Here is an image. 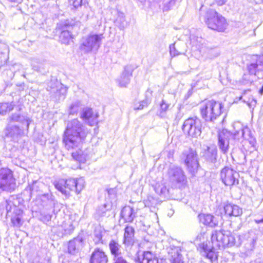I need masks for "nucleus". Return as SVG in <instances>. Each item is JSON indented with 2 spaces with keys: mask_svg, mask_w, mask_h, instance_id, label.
Returning a JSON list of instances; mask_svg holds the SVG:
<instances>
[{
  "mask_svg": "<svg viewBox=\"0 0 263 263\" xmlns=\"http://www.w3.org/2000/svg\"><path fill=\"white\" fill-rule=\"evenodd\" d=\"M211 242L210 247L206 243L198 245V249L202 252L203 255L213 261H217L218 252L217 250L223 249L226 247L239 245L241 243L240 236L232 233L230 231L222 229L213 231L211 234Z\"/></svg>",
  "mask_w": 263,
  "mask_h": 263,
  "instance_id": "1",
  "label": "nucleus"
},
{
  "mask_svg": "<svg viewBox=\"0 0 263 263\" xmlns=\"http://www.w3.org/2000/svg\"><path fill=\"white\" fill-rule=\"evenodd\" d=\"M89 133V130L78 119L69 121L63 139L66 148L70 150L79 147Z\"/></svg>",
  "mask_w": 263,
  "mask_h": 263,
  "instance_id": "2",
  "label": "nucleus"
},
{
  "mask_svg": "<svg viewBox=\"0 0 263 263\" xmlns=\"http://www.w3.org/2000/svg\"><path fill=\"white\" fill-rule=\"evenodd\" d=\"M222 107L213 100L204 101L200 106L201 116L205 121L213 122L221 115Z\"/></svg>",
  "mask_w": 263,
  "mask_h": 263,
  "instance_id": "3",
  "label": "nucleus"
},
{
  "mask_svg": "<svg viewBox=\"0 0 263 263\" xmlns=\"http://www.w3.org/2000/svg\"><path fill=\"white\" fill-rule=\"evenodd\" d=\"M204 21L209 28L219 32L224 31L228 25L225 18L212 9L206 11Z\"/></svg>",
  "mask_w": 263,
  "mask_h": 263,
  "instance_id": "4",
  "label": "nucleus"
},
{
  "mask_svg": "<svg viewBox=\"0 0 263 263\" xmlns=\"http://www.w3.org/2000/svg\"><path fill=\"white\" fill-rule=\"evenodd\" d=\"M190 40L193 47H195L205 58L213 59L219 55L218 49L208 46L206 41L201 37L192 35L190 37Z\"/></svg>",
  "mask_w": 263,
  "mask_h": 263,
  "instance_id": "5",
  "label": "nucleus"
},
{
  "mask_svg": "<svg viewBox=\"0 0 263 263\" xmlns=\"http://www.w3.org/2000/svg\"><path fill=\"white\" fill-rule=\"evenodd\" d=\"M247 69L249 73L244 74L243 79L246 83H252L256 80V72L263 70V56H254L252 61L248 65Z\"/></svg>",
  "mask_w": 263,
  "mask_h": 263,
  "instance_id": "6",
  "label": "nucleus"
},
{
  "mask_svg": "<svg viewBox=\"0 0 263 263\" xmlns=\"http://www.w3.org/2000/svg\"><path fill=\"white\" fill-rule=\"evenodd\" d=\"M218 146L221 152L227 154L232 145H234L237 141L234 133L223 130L218 134Z\"/></svg>",
  "mask_w": 263,
  "mask_h": 263,
  "instance_id": "7",
  "label": "nucleus"
},
{
  "mask_svg": "<svg viewBox=\"0 0 263 263\" xmlns=\"http://www.w3.org/2000/svg\"><path fill=\"white\" fill-rule=\"evenodd\" d=\"M22 200L16 196H12L8 200L0 204V212H6L7 214H22L23 205L21 204Z\"/></svg>",
  "mask_w": 263,
  "mask_h": 263,
  "instance_id": "8",
  "label": "nucleus"
},
{
  "mask_svg": "<svg viewBox=\"0 0 263 263\" xmlns=\"http://www.w3.org/2000/svg\"><path fill=\"white\" fill-rule=\"evenodd\" d=\"M103 34H90L83 37L81 41L80 49L84 53H88L92 50H97L101 45Z\"/></svg>",
  "mask_w": 263,
  "mask_h": 263,
  "instance_id": "9",
  "label": "nucleus"
},
{
  "mask_svg": "<svg viewBox=\"0 0 263 263\" xmlns=\"http://www.w3.org/2000/svg\"><path fill=\"white\" fill-rule=\"evenodd\" d=\"M182 129L185 134L192 137H197L201 133V124L199 119L189 118L184 122Z\"/></svg>",
  "mask_w": 263,
  "mask_h": 263,
  "instance_id": "10",
  "label": "nucleus"
},
{
  "mask_svg": "<svg viewBox=\"0 0 263 263\" xmlns=\"http://www.w3.org/2000/svg\"><path fill=\"white\" fill-rule=\"evenodd\" d=\"M14 179L12 172L7 168L0 170V188L4 191H10L14 189L15 186Z\"/></svg>",
  "mask_w": 263,
  "mask_h": 263,
  "instance_id": "11",
  "label": "nucleus"
},
{
  "mask_svg": "<svg viewBox=\"0 0 263 263\" xmlns=\"http://www.w3.org/2000/svg\"><path fill=\"white\" fill-rule=\"evenodd\" d=\"M186 158L184 160L185 164L187 171L194 175L199 167V159L196 151L193 149H190L185 154Z\"/></svg>",
  "mask_w": 263,
  "mask_h": 263,
  "instance_id": "12",
  "label": "nucleus"
},
{
  "mask_svg": "<svg viewBox=\"0 0 263 263\" xmlns=\"http://www.w3.org/2000/svg\"><path fill=\"white\" fill-rule=\"evenodd\" d=\"M238 173L234 170L224 167L220 173V178L222 182L227 186H232L238 184Z\"/></svg>",
  "mask_w": 263,
  "mask_h": 263,
  "instance_id": "13",
  "label": "nucleus"
},
{
  "mask_svg": "<svg viewBox=\"0 0 263 263\" xmlns=\"http://www.w3.org/2000/svg\"><path fill=\"white\" fill-rule=\"evenodd\" d=\"M75 179H60L54 182L55 187L66 197L70 195V191H75Z\"/></svg>",
  "mask_w": 263,
  "mask_h": 263,
  "instance_id": "14",
  "label": "nucleus"
},
{
  "mask_svg": "<svg viewBox=\"0 0 263 263\" xmlns=\"http://www.w3.org/2000/svg\"><path fill=\"white\" fill-rule=\"evenodd\" d=\"M47 90L54 93L56 101L64 100L67 93V89L56 80H51L49 82Z\"/></svg>",
  "mask_w": 263,
  "mask_h": 263,
  "instance_id": "15",
  "label": "nucleus"
},
{
  "mask_svg": "<svg viewBox=\"0 0 263 263\" xmlns=\"http://www.w3.org/2000/svg\"><path fill=\"white\" fill-rule=\"evenodd\" d=\"M136 68L135 65L132 64H128L124 67V70L118 80L120 87L127 86L133 76V72Z\"/></svg>",
  "mask_w": 263,
  "mask_h": 263,
  "instance_id": "16",
  "label": "nucleus"
},
{
  "mask_svg": "<svg viewBox=\"0 0 263 263\" xmlns=\"http://www.w3.org/2000/svg\"><path fill=\"white\" fill-rule=\"evenodd\" d=\"M136 261L137 263H159L156 254L149 251L138 252Z\"/></svg>",
  "mask_w": 263,
  "mask_h": 263,
  "instance_id": "17",
  "label": "nucleus"
},
{
  "mask_svg": "<svg viewBox=\"0 0 263 263\" xmlns=\"http://www.w3.org/2000/svg\"><path fill=\"white\" fill-rule=\"evenodd\" d=\"M74 216L75 215H69L68 218L66 219L61 226H59L58 230L61 231V232L58 234L60 236H62L63 235L70 234L73 232L76 225L77 224V222L72 221Z\"/></svg>",
  "mask_w": 263,
  "mask_h": 263,
  "instance_id": "18",
  "label": "nucleus"
},
{
  "mask_svg": "<svg viewBox=\"0 0 263 263\" xmlns=\"http://www.w3.org/2000/svg\"><path fill=\"white\" fill-rule=\"evenodd\" d=\"M98 116L97 113L94 114L92 109L88 107L84 108L80 115L81 118L90 126H93L97 123Z\"/></svg>",
  "mask_w": 263,
  "mask_h": 263,
  "instance_id": "19",
  "label": "nucleus"
},
{
  "mask_svg": "<svg viewBox=\"0 0 263 263\" xmlns=\"http://www.w3.org/2000/svg\"><path fill=\"white\" fill-rule=\"evenodd\" d=\"M200 222L211 227H215L221 221V215H198Z\"/></svg>",
  "mask_w": 263,
  "mask_h": 263,
  "instance_id": "20",
  "label": "nucleus"
},
{
  "mask_svg": "<svg viewBox=\"0 0 263 263\" xmlns=\"http://www.w3.org/2000/svg\"><path fill=\"white\" fill-rule=\"evenodd\" d=\"M237 140H239L242 138L248 140L250 144L253 145L255 142V138L252 136L251 130L248 127H240L239 130H235L233 132Z\"/></svg>",
  "mask_w": 263,
  "mask_h": 263,
  "instance_id": "21",
  "label": "nucleus"
},
{
  "mask_svg": "<svg viewBox=\"0 0 263 263\" xmlns=\"http://www.w3.org/2000/svg\"><path fill=\"white\" fill-rule=\"evenodd\" d=\"M31 121V119L28 117L27 114H20V113H13L7 119V122L8 123L13 122H19L22 125H26L27 128H28L30 122Z\"/></svg>",
  "mask_w": 263,
  "mask_h": 263,
  "instance_id": "22",
  "label": "nucleus"
},
{
  "mask_svg": "<svg viewBox=\"0 0 263 263\" xmlns=\"http://www.w3.org/2000/svg\"><path fill=\"white\" fill-rule=\"evenodd\" d=\"M71 155L74 160L80 163H84L91 157V152L88 148H86L84 151L79 149L78 151L72 153Z\"/></svg>",
  "mask_w": 263,
  "mask_h": 263,
  "instance_id": "23",
  "label": "nucleus"
},
{
  "mask_svg": "<svg viewBox=\"0 0 263 263\" xmlns=\"http://www.w3.org/2000/svg\"><path fill=\"white\" fill-rule=\"evenodd\" d=\"M21 134V129L16 125H14L12 123H8L5 130V136L8 138H11L12 140H15Z\"/></svg>",
  "mask_w": 263,
  "mask_h": 263,
  "instance_id": "24",
  "label": "nucleus"
},
{
  "mask_svg": "<svg viewBox=\"0 0 263 263\" xmlns=\"http://www.w3.org/2000/svg\"><path fill=\"white\" fill-rule=\"evenodd\" d=\"M108 258L105 253L99 249H95L91 254L90 263H107Z\"/></svg>",
  "mask_w": 263,
  "mask_h": 263,
  "instance_id": "25",
  "label": "nucleus"
},
{
  "mask_svg": "<svg viewBox=\"0 0 263 263\" xmlns=\"http://www.w3.org/2000/svg\"><path fill=\"white\" fill-rule=\"evenodd\" d=\"M168 175L170 180L172 183H176V187L180 188L181 185L180 177H181V169L178 167H171L168 171Z\"/></svg>",
  "mask_w": 263,
  "mask_h": 263,
  "instance_id": "26",
  "label": "nucleus"
},
{
  "mask_svg": "<svg viewBox=\"0 0 263 263\" xmlns=\"http://www.w3.org/2000/svg\"><path fill=\"white\" fill-rule=\"evenodd\" d=\"M109 247L111 254L113 256V260L123 256L121 245L115 240H112L110 241Z\"/></svg>",
  "mask_w": 263,
  "mask_h": 263,
  "instance_id": "27",
  "label": "nucleus"
},
{
  "mask_svg": "<svg viewBox=\"0 0 263 263\" xmlns=\"http://www.w3.org/2000/svg\"><path fill=\"white\" fill-rule=\"evenodd\" d=\"M83 241L81 237H77L69 241L68 246V252L71 254H74L79 249L82 247Z\"/></svg>",
  "mask_w": 263,
  "mask_h": 263,
  "instance_id": "28",
  "label": "nucleus"
},
{
  "mask_svg": "<svg viewBox=\"0 0 263 263\" xmlns=\"http://www.w3.org/2000/svg\"><path fill=\"white\" fill-rule=\"evenodd\" d=\"M222 211H220V214H222V212L224 214H242V209L237 205H232L230 203L224 204L222 205V208L220 209Z\"/></svg>",
  "mask_w": 263,
  "mask_h": 263,
  "instance_id": "29",
  "label": "nucleus"
},
{
  "mask_svg": "<svg viewBox=\"0 0 263 263\" xmlns=\"http://www.w3.org/2000/svg\"><path fill=\"white\" fill-rule=\"evenodd\" d=\"M217 156V149L215 147H207L205 151L204 157L205 159L210 162L215 163Z\"/></svg>",
  "mask_w": 263,
  "mask_h": 263,
  "instance_id": "30",
  "label": "nucleus"
},
{
  "mask_svg": "<svg viewBox=\"0 0 263 263\" xmlns=\"http://www.w3.org/2000/svg\"><path fill=\"white\" fill-rule=\"evenodd\" d=\"M124 235V243L129 245L133 242L134 229L133 227L127 226L125 228Z\"/></svg>",
  "mask_w": 263,
  "mask_h": 263,
  "instance_id": "31",
  "label": "nucleus"
},
{
  "mask_svg": "<svg viewBox=\"0 0 263 263\" xmlns=\"http://www.w3.org/2000/svg\"><path fill=\"white\" fill-rule=\"evenodd\" d=\"M155 191L156 193L163 198L167 197L168 194V190L164 183H158L155 186Z\"/></svg>",
  "mask_w": 263,
  "mask_h": 263,
  "instance_id": "32",
  "label": "nucleus"
},
{
  "mask_svg": "<svg viewBox=\"0 0 263 263\" xmlns=\"http://www.w3.org/2000/svg\"><path fill=\"white\" fill-rule=\"evenodd\" d=\"M32 69L36 71L41 72L45 69V61L43 60L33 58L31 60Z\"/></svg>",
  "mask_w": 263,
  "mask_h": 263,
  "instance_id": "33",
  "label": "nucleus"
},
{
  "mask_svg": "<svg viewBox=\"0 0 263 263\" xmlns=\"http://www.w3.org/2000/svg\"><path fill=\"white\" fill-rule=\"evenodd\" d=\"M14 106L13 102L0 103V114L5 115L11 111L13 109Z\"/></svg>",
  "mask_w": 263,
  "mask_h": 263,
  "instance_id": "34",
  "label": "nucleus"
},
{
  "mask_svg": "<svg viewBox=\"0 0 263 263\" xmlns=\"http://www.w3.org/2000/svg\"><path fill=\"white\" fill-rule=\"evenodd\" d=\"M72 35L71 33L68 30L62 31L60 35V39L62 43L69 44L72 41Z\"/></svg>",
  "mask_w": 263,
  "mask_h": 263,
  "instance_id": "35",
  "label": "nucleus"
},
{
  "mask_svg": "<svg viewBox=\"0 0 263 263\" xmlns=\"http://www.w3.org/2000/svg\"><path fill=\"white\" fill-rule=\"evenodd\" d=\"M21 215H13L11 217V223L15 227L20 228L23 223Z\"/></svg>",
  "mask_w": 263,
  "mask_h": 263,
  "instance_id": "36",
  "label": "nucleus"
},
{
  "mask_svg": "<svg viewBox=\"0 0 263 263\" xmlns=\"http://www.w3.org/2000/svg\"><path fill=\"white\" fill-rule=\"evenodd\" d=\"M75 192L77 194H79L85 186V181L83 178H80L79 179H75Z\"/></svg>",
  "mask_w": 263,
  "mask_h": 263,
  "instance_id": "37",
  "label": "nucleus"
},
{
  "mask_svg": "<svg viewBox=\"0 0 263 263\" xmlns=\"http://www.w3.org/2000/svg\"><path fill=\"white\" fill-rule=\"evenodd\" d=\"M116 26H117L120 29H123L127 26V23L125 21V17L123 14L119 15L116 21H115Z\"/></svg>",
  "mask_w": 263,
  "mask_h": 263,
  "instance_id": "38",
  "label": "nucleus"
},
{
  "mask_svg": "<svg viewBox=\"0 0 263 263\" xmlns=\"http://www.w3.org/2000/svg\"><path fill=\"white\" fill-rule=\"evenodd\" d=\"M81 107V103L79 101H76L72 103L69 107V114L74 115L77 114Z\"/></svg>",
  "mask_w": 263,
  "mask_h": 263,
  "instance_id": "39",
  "label": "nucleus"
},
{
  "mask_svg": "<svg viewBox=\"0 0 263 263\" xmlns=\"http://www.w3.org/2000/svg\"><path fill=\"white\" fill-rule=\"evenodd\" d=\"M147 94L146 95V98L140 102L136 104L134 106V109L136 110L142 109L145 106H147L151 102V100L147 98Z\"/></svg>",
  "mask_w": 263,
  "mask_h": 263,
  "instance_id": "40",
  "label": "nucleus"
},
{
  "mask_svg": "<svg viewBox=\"0 0 263 263\" xmlns=\"http://www.w3.org/2000/svg\"><path fill=\"white\" fill-rule=\"evenodd\" d=\"M66 209L65 207L61 203H56L54 204L53 207V212L54 214H62L65 213V210Z\"/></svg>",
  "mask_w": 263,
  "mask_h": 263,
  "instance_id": "41",
  "label": "nucleus"
},
{
  "mask_svg": "<svg viewBox=\"0 0 263 263\" xmlns=\"http://www.w3.org/2000/svg\"><path fill=\"white\" fill-rule=\"evenodd\" d=\"M177 44V43L175 42L174 44L171 45L170 46V52L172 56L175 57L179 54V51H178L176 49V45Z\"/></svg>",
  "mask_w": 263,
  "mask_h": 263,
  "instance_id": "42",
  "label": "nucleus"
},
{
  "mask_svg": "<svg viewBox=\"0 0 263 263\" xmlns=\"http://www.w3.org/2000/svg\"><path fill=\"white\" fill-rule=\"evenodd\" d=\"M39 182L37 181H34L32 185H29L27 189L30 191V194H32L34 192L37 191Z\"/></svg>",
  "mask_w": 263,
  "mask_h": 263,
  "instance_id": "43",
  "label": "nucleus"
},
{
  "mask_svg": "<svg viewBox=\"0 0 263 263\" xmlns=\"http://www.w3.org/2000/svg\"><path fill=\"white\" fill-rule=\"evenodd\" d=\"M135 215H120V218L123 219L126 222H132Z\"/></svg>",
  "mask_w": 263,
  "mask_h": 263,
  "instance_id": "44",
  "label": "nucleus"
},
{
  "mask_svg": "<svg viewBox=\"0 0 263 263\" xmlns=\"http://www.w3.org/2000/svg\"><path fill=\"white\" fill-rule=\"evenodd\" d=\"M52 215H40L39 219L44 223H47L52 218Z\"/></svg>",
  "mask_w": 263,
  "mask_h": 263,
  "instance_id": "45",
  "label": "nucleus"
},
{
  "mask_svg": "<svg viewBox=\"0 0 263 263\" xmlns=\"http://www.w3.org/2000/svg\"><path fill=\"white\" fill-rule=\"evenodd\" d=\"M170 106V104L168 103H166V101L163 100L162 101V102L160 104L161 109L163 111H165L166 110H167Z\"/></svg>",
  "mask_w": 263,
  "mask_h": 263,
  "instance_id": "46",
  "label": "nucleus"
},
{
  "mask_svg": "<svg viewBox=\"0 0 263 263\" xmlns=\"http://www.w3.org/2000/svg\"><path fill=\"white\" fill-rule=\"evenodd\" d=\"M106 191H107L108 196L110 198H114L115 197L116 194V190L115 189L110 188L107 189Z\"/></svg>",
  "mask_w": 263,
  "mask_h": 263,
  "instance_id": "47",
  "label": "nucleus"
},
{
  "mask_svg": "<svg viewBox=\"0 0 263 263\" xmlns=\"http://www.w3.org/2000/svg\"><path fill=\"white\" fill-rule=\"evenodd\" d=\"M110 204H104L103 205L100 207V211L102 214L105 213L108 211L109 209L111 208Z\"/></svg>",
  "mask_w": 263,
  "mask_h": 263,
  "instance_id": "48",
  "label": "nucleus"
},
{
  "mask_svg": "<svg viewBox=\"0 0 263 263\" xmlns=\"http://www.w3.org/2000/svg\"><path fill=\"white\" fill-rule=\"evenodd\" d=\"M7 52V47L5 44L0 45V53L5 56V59H6V54Z\"/></svg>",
  "mask_w": 263,
  "mask_h": 263,
  "instance_id": "49",
  "label": "nucleus"
},
{
  "mask_svg": "<svg viewBox=\"0 0 263 263\" xmlns=\"http://www.w3.org/2000/svg\"><path fill=\"white\" fill-rule=\"evenodd\" d=\"M172 263H180L181 262V257L179 254L177 253L176 256L175 255L174 256L172 257Z\"/></svg>",
  "mask_w": 263,
  "mask_h": 263,
  "instance_id": "50",
  "label": "nucleus"
},
{
  "mask_svg": "<svg viewBox=\"0 0 263 263\" xmlns=\"http://www.w3.org/2000/svg\"><path fill=\"white\" fill-rule=\"evenodd\" d=\"M239 155H240V159L239 160V163L240 164H245L247 162L246 155L243 152H240Z\"/></svg>",
  "mask_w": 263,
  "mask_h": 263,
  "instance_id": "51",
  "label": "nucleus"
},
{
  "mask_svg": "<svg viewBox=\"0 0 263 263\" xmlns=\"http://www.w3.org/2000/svg\"><path fill=\"white\" fill-rule=\"evenodd\" d=\"M114 263H129L127 260L122 257L117 258L114 260Z\"/></svg>",
  "mask_w": 263,
  "mask_h": 263,
  "instance_id": "52",
  "label": "nucleus"
},
{
  "mask_svg": "<svg viewBox=\"0 0 263 263\" xmlns=\"http://www.w3.org/2000/svg\"><path fill=\"white\" fill-rule=\"evenodd\" d=\"M83 4V0H73V6L75 8H78L82 6Z\"/></svg>",
  "mask_w": 263,
  "mask_h": 263,
  "instance_id": "53",
  "label": "nucleus"
},
{
  "mask_svg": "<svg viewBox=\"0 0 263 263\" xmlns=\"http://www.w3.org/2000/svg\"><path fill=\"white\" fill-rule=\"evenodd\" d=\"M215 3L219 6H221L226 4L227 0H215Z\"/></svg>",
  "mask_w": 263,
  "mask_h": 263,
  "instance_id": "54",
  "label": "nucleus"
},
{
  "mask_svg": "<svg viewBox=\"0 0 263 263\" xmlns=\"http://www.w3.org/2000/svg\"><path fill=\"white\" fill-rule=\"evenodd\" d=\"M52 195L51 194H46L42 195L43 198H47L48 200H52Z\"/></svg>",
  "mask_w": 263,
  "mask_h": 263,
  "instance_id": "55",
  "label": "nucleus"
},
{
  "mask_svg": "<svg viewBox=\"0 0 263 263\" xmlns=\"http://www.w3.org/2000/svg\"><path fill=\"white\" fill-rule=\"evenodd\" d=\"M192 91L191 90H189L188 92H187V97L185 96V99H187V98H189V97L192 95Z\"/></svg>",
  "mask_w": 263,
  "mask_h": 263,
  "instance_id": "56",
  "label": "nucleus"
},
{
  "mask_svg": "<svg viewBox=\"0 0 263 263\" xmlns=\"http://www.w3.org/2000/svg\"><path fill=\"white\" fill-rule=\"evenodd\" d=\"M96 237H97V241H99L101 240V238H102V236L101 234H99L98 235L96 236Z\"/></svg>",
  "mask_w": 263,
  "mask_h": 263,
  "instance_id": "57",
  "label": "nucleus"
},
{
  "mask_svg": "<svg viewBox=\"0 0 263 263\" xmlns=\"http://www.w3.org/2000/svg\"><path fill=\"white\" fill-rule=\"evenodd\" d=\"M255 222L257 223H263V218L260 219H256Z\"/></svg>",
  "mask_w": 263,
  "mask_h": 263,
  "instance_id": "58",
  "label": "nucleus"
},
{
  "mask_svg": "<svg viewBox=\"0 0 263 263\" xmlns=\"http://www.w3.org/2000/svg\"><path fill=\"white\" fill-rule=\"evenodd\" d=\"M181 181H182V185L183 184H185V183L186 182V181L184 180V176H183L182 174V180H181Z\"/></svg>",
  "mask_w": 263,
  "mask_h": 263,
  "instance_id": "59",
  "label": "nucleus"
},
{
  "mask_svg": "<svg viewBox=\"0 0 263 263\" xmlns=\"http://www.w3.org/2000/svg\"><path fill=\"white\" fill-rule=\"evenodd\" d=\"M202 238H203V236L201 234L197 236V239H199V240H201Z\"/></svg>",
  "mask_w": 263,
  "mask_h": 263,
  "instance_id": "60",
  "label": "nucleus"
},
{
  "mask_svg": "<svg viewBox=\"0 0 263 263\" xmlns=\"http://www.w3.org/2000/svg\"><path fill=\"white\" fill-rule=\"evenodd\" d=\"M254 263H263V261L260 259H256Z\"/></svg>",
  "mask_w": 263,
  "mask_h": 263,
  "instance_id": "61",
  "label": "nucleus"
},
{
  "mask_svg": "<svg viewBox=\"0 0 263 263\" xmlns=\"http://www.w3.org/2000/svg\"><path fill=\"white\" fill-rule=\"evenodd\" d=\"M10 2H15V3H21L22 0H9Z\"/></svg>",
  "mask_w": 263,
  "mask_h": 263,
  "instance_id": "62",
  "label": "nucleus"
},
{
  "mask_svg": "<svg viewBox=\"0 0 263 263\" xmlns=\"http://www.w3.org/2000/svg\"><path fill=\"white\" fill-rule=\"evenodd\" d=\"M127 209L130 210V211H132V209L129 207V206H128V207H125L124 209H123V210H122V212H123V211L124 210H126Z\"/></svg>",
  "mask_w": 263,
  "mask_h": 263,
  "instance_id": "63",
  "label": "nucleus"
},
{
  "mask_svg": "<svg viewBox=\"0 0 263 263\" xmlns=\"http://www.w3.org/2000/svg\"><path fill=\"white\" fill-rule=\"evenodd\" d=\"M242 99V97H240V100Z\"/></svg>",
  "mask_w": 263,
  "mask_h": 263,
  "instance_id": "64",
  "label": "nucleus"
}]
</instances>
